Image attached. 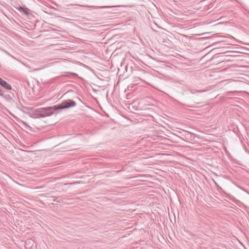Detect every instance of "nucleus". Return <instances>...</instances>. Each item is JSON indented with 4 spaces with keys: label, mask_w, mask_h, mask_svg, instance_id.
<instances>
[{
    "label": "nucleus",
    "mask_w": 249,
    "mask_h": 249,
    "mask_svg": "<svg viewBox=\"0 0 249 249\" xmlns=\"http://www.w3.org/2000/svg\"><path fill=\"white\" fill-rule=\"evenodd\" d=\"M116 6H102L101 8H107V7H115Z\"/></svg>",
    "instance_id": "6"
},
{
    "label": "nucleus",
    "mask_w": 249,
    "mask_h": 249,
    "mask_svg": "<svg viewBox=\"0 0 249 249\" xmlns=\"http://www.w3.org/2000/svg\"><path fill=\"white\" fill-rule=\"evenodd\" d=\"M76 105L75 102L69 100L63 102L59 105L54 106V108L55 110L57 109H63L75 107Z\"/></svg>",
    "instance_id": "1"
},
{
    "label": "nucleus",
    "mask_w": 249,
    "mask_h": 249,
    "mask_svg": "<svg viewBox=\"0 0 249 249\" xmlns=\"http://www.w3.org/2000/svg\"><path fill=\"white\" fill-rule=\"evenodd\" d=\"M23 7H21V6H19L18 8V10L20 11V12H22V10H23Z\"/></svg>",
    "instance_id": "5"
},
{
    "label": "nucleus",
    "mask_w": 249,
    "mask_h": 249,
    "mask_svg": "<svg viewBox=\"0 0 249 249\" xmlns=\"http://www.w3.org/2000/svg\"><path fill=\"white\" fill-rule=\"evenodd\" d=\"M3 95L2 91L0 89V95Z\"/></svg>",
    "instance_id": "8"
},
{
    "label": "nucleus",
    "mask_w": 249,
    "mask_h": 249,
    "mask_svg": "<svg viewBox=\"0 0 249 249\" xmlns=\"http://www.w3.org/2000/svg\"><path fill=\"white\" fill-rule=\"evenodd\" d=\"M0 85L6 89H11V87L10 85H9L6 81L2 80L1 78H0Z\"/></svg>",
    "instance_id": "3"
},
{
    "label": "nucleus",
    "mask_w": 249,
    "mask_h": 249,
    "mask_svg": "<svg viewBox=\"0 0 249 249\" xmlns=\"http://www.w3.org/2000/svg\"><path fill=\"white\" fill-rule=\"evenodd\" d=\"M22 12H23L24 13H25L26 14H29V9L27 8H24Z\"/></svg>",
    "instance_id": "4"
},
{
    "label": "nucleus",
    "mask_w": 249,
    "mask_h": 249,
    "mask_svg": "<svg viewBox=\"0 0 249 249\" xmlns=\"http://www.w3.org/2000/svg\"><path fill=\"white\" fill-rule=\"evenodd\" d=\"M42 112L45 116H49L53 114V110H55L53 107L42 108Z\"/></svg>",
    "instance_id": "2"
},
{
    "label": "nucleus",
    "mask_w": 249,
    "mask_h": 249,
    "mask_svg": "<svg viewBox=\"0 0 249 249\" xmlns=\"http://www.w3.org/2000/svg\"><path fill=\"white\" fill-rule=\"evenodd\" d=\"M71 75H75V76H77V74L75 73H70Z\"/></svg>",
    "instance_id": "7"
},
{
    "label": "nucleus",
    "mask_w": 249,
    "mask_h": 249,
    "mask_svg": "<svg viewBox=\"0 0 249 249\" xmlns=\"http://www.w3.org/2000/svg\"><path fill=\"white\" fill-rule=\"evenodd\" d=\"M75 183H79L78 182H76ZM72 184H75V183H73Z\"/></svg>",
    "instance_id": "9"
}]
</instances>
